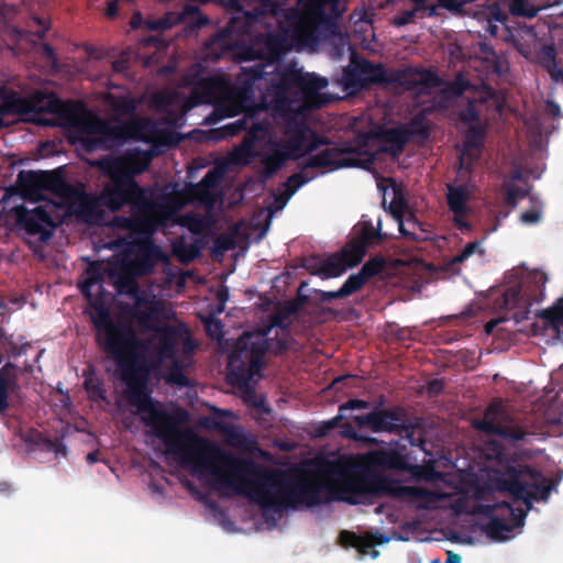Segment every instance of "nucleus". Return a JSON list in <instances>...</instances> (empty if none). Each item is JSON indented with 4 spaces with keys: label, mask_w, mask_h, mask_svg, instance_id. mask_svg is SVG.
<instances>
[{
    "label": "nucleus",
    "mask_w": 563,
    "mask_h": 563,
    "mask_svg": "<svg viewBox=\"0 0 563 563\" xmlns=\"http://www.w3.org/2000/svg\"><path fill=\"white\" fill-rule=\"evenodd\" d=\"M313 291L316 295L319 296V301L321 303L329 302L334 299H342V298L346 297L341 287L334 291H327V290H321V289H314Z\"/></svg>",
    "instance_id": "13d9d810"
},
{
    "label": "nucleus",
    "mask_w": 563,
    "mask_h": 563,
    "mask_svg": "<svg viewBox=\"0 0 563 563\" xmlns=\"http://www.w3.org/2000/svg\"><path fill=\"white\" fill-rule=\"evenodd\" d=\"M307 286L306 282H302L298 289V295L296 298L285 301V303L291 309V311L297 314L305 305L309 302V296L301 292V290Z\"/></svg>",
    "instance_id": "3c124183"
},
{
    "label": "nucleus",
    "mask_w": 563,
    "mask_h": 563,
    "mask_svg": "<svg viewBox=\"0 0 563 563\" xmlns=\"http://www.w3.org/2000/svg\"><path fill=\"white\" fill-rule=\"evenodd\" d=\"M547 70L554 81H563V69L559 66L558 62L547 65Z\"/></svg>",
    "instance_id": "0e129e2a"
},
{
    "label": "nucleus",
    "mask_w": 563,
    "mask_h": 563,
    "mask_svg": "<svg viewBox=\"0 0 563 563\" xmlns=\"http://www.w3.org/2000/svg\"><path fill=\"white\" fill-rule=\"evenodd\" d=\"M16 224L29 235H38L40 241L47 242L54 233L56 224L48 211L38 206L32 210L20 206L15 208Z\"/></svg>",
    "instance_id": "dca6fc26"
},
{
    "label": "nucleus",
    "mask_w": 563,
    "mask_h": 563,
    "mask_svg": "<svg viewBox=\"0 0 563 563\" xmlns=\"http://www.w3.org/2000/svg\"><path fill=\"white\" fill-rule=\"evenodd\" d=\"M307 181L308 179L303 176L302 173H296L289 176L285 183L288 197H291Z\"/></svg>",
    "instance_id": "603ef678"
},
{
    "label": "nucleus",
    "mask_w": 563,
    "mask_h": 563,
    "mask_svg": "<svg viewBox=\"0 0 563 563\" xmlns=\"http://www.w3.org/2000/svg\"><path fill=\"white\" fill-rule=\"evenodd\" d=\"M4 107L9 112L12 113H24L29 111L30 103L26 99L18 96L16 93H12L8 96L4 101Z\"/></svg>",
    "instance_id": "c03bdc74"
},
{
    "label": "nucleus",
    "mask_w": 563,
    "mask_h": 563,
    "mask_svg": "<svg viewBox=\"0 0 563 563\" xmlns=\"http://www.w3.org/2000/svg\"><path fill=\"white\" fill-rule=\"evenodd\" d=\"M528 191L518 186H511L508 188L505 201L508 206L515 207L519 199L525 198Z\"/></svg>",
    "instance_id": "6e6d98bb"
},
{
    "label": "nucleus",
    "mask_w": 563,
    "mask_h": 563,
    "mask_svg": "<svg viewBox=\"0 0 563 563\" xmlns=\"http://www.w3.org/2000/svg\"><path fill=\"white\" fill-rule=\"evenodd\" d=\"M386 266V261L383 256L376 255L374 257H371L360 269V275L365 278V282H367L369 278L375 277L379 273L383 272V269Z\"/></svg>",
    "instance_id": "79ce46f5"
},
{
    "label": "nucleus",
    "mask_w": 563,
    "mask_h": 563,
    "mask_svg": "<svg viewBox=\"0 0 563 563\" xmlns=\"http://www.w3.org/2000/svg\"><path fill=\"white\" fill-rule=\"evenodd\" d=\"M287 122L290 130L289 139L280 141L273 146L279 154L285 155V162L296 161L305 155L303 147L308 140L309 125L305 119L298 118V114L287 115Z\"/></svg>",
    "instance_id": "a211bd4d"
},
{
    "label": "nucleus",
    "mask_w": 563,
    "mask_h": 563,
    "mask_svg": "<svg viewBox=\"0 0 563 563\" xmlns=\"http://www.w3.org/2000/svg\"><path fill=\"white\" fill-rule=\"evenodd\" d=\"M367 250L364 247L362 242H357L354 238L345 245L342 250L341 258L347 264V267H354L358 265L364 256L366 255Z\"/></svg>",
    "instance_id": "72a5a7b5"
},
{
    "label": "nucleus",
    "mask_w": 563,
    "mask_h": 563,
    "mask_svg": "<svg viewBox=\"0 0 563 563\" xmlns=\"http://www.w3.org/2000/svg\"><path fill=\"white\" fill-rule=\"evenodd\" d=\"M405 131L408 135V141L411 137H418L422 141H426L430 136V125L427 118L422 113L415 115L410 122L405 125Z\"/></svg>",
    "instance_id": "f704fd0d"
},
{
    "label": "nucleus",
    "mask_w": 563,
    "mask_h": 563,
    "mask_svg": "<svg viewBox=\"0 0 563 563\" xmlns=\"http://www.w3.org/2000/svg\"><path fill=\"white\" fill-rule=\"evenodd\" d=\"M368 407H369V402L366 400L350 399L339 406V411L345 412L346 410L367 409Z\"/></svg>",
    "instance_id": "bf43d9fd"
},
{
    "label": "nucleus",
    "mask_w": 563,
    "mask_h": 563,
    "mask_svg": "<svg viewBox=\"0 0 563 563\" xmlns=\"http://www.w3.org/2000/svg\"><path fill=\"white\" fill-rule=\"evenodd\" d=\"M207 332L211 336H218L220 338L222 335V323L220 320L212 319L209 322H207Z\"/></svg>",
    "instance_id": "680f3d73"
},
{
    "label": "nucleus",
    "mask_w": 563,
    "mask_h": 563,
    "mask_svg": "<svg viewBox=\"0 0 563 563\" xmlns=\"http://www.w3.org/2000/svg\"><path fill=\"white\" fill-rule=\"evenodd\" d=\"M12 366L11 363L0 368V415L10 408V391L16 386L14 380L8 378L7 369Z\"/></svg>",
    "instance_id": "e433bc0d"
},
{
    "label": "nucleus",
    "mask_w": 563,
    "mask_h": 563,
    "mask_svg": "<svg viewBox=\"0 0 563 563\" xmlns=\"http://www.w3.org/2000/svg\"><path fill=\"white\" fill-rule=\"evenodd\" d=\"M100 166L109 176L110 183L102 188L96 199L85 205L84 212L88 216H98L102 208L118 212L130 205L140 214L131 218L121 217L118 220L130 231L140 230L148 223L147 214L154 212L157 205L148 197L147 190L133 178V172L124 166L123 161L104 159Z\"/></svg>",
    "instance_id": "20e7f679"
},
{
    "label": "nucleus",
    "mask_w": 563,
    "mask_h": 563,
    "mask_svg": "<svg viewBox=\"0 0 563 563\" xmlns=\"http://www.w3.org/2000/svg\"><path fill=\"white\" fill-rule=\"evenodd\" d=\"M485 126L482 124H471L465 134L463 155L472 161L479 158L485 137Z\"/></svg>",
    "instance_id": "cd10ccee"
},
{
    "label": "nucleus",
    "mask_w": 563,
    "mask_h": 563,
    "mask_svg": "<svg viewBox=\"0 0 563 563\" xmlns=\"http://www.w3.org/2000/svg\"><path fill=\"white\" fill-rule=\"evenodd\" d=\"M354 539L355 543H353V548H355L361 554H369L372 553L373 558L378 555V551L374 550L375 544L382 543L384 538L382 534L376 533L375 536H358L351 534Z\"/></svg>",
    "instance_id": "c9c22d12"
},
{
    "label": "nucleus",
    "mask_w": 563,
    "mask_h": 563,
    "mask_svg": "<svg viewBox=\"0 0 563 563\" xmlns=\"http://www.w3.org/2000/svg\"><path fill=\"white\" fill-rule=\"evenodd\" d=\"M542 209L541 206L533 207L526 210L520 216V221L525 224H536L541 220Z\"/></svg>",
    "instance_id": "4d7b16f0"
},
{
    "label": "nucleus",
    "mask_w": 563,
    "mask_h": 563,
    "mask_svg": "<svg viewBox=\"0 0 563 563\" xmlns=\"http://www.w3.org/2000/svg\"><path fill=\"white\" fill-rule=\"evenodd\" d=\"M470 191L464 185H448L446 202L454 216L465 217L468 212Z\"/></svg>",
    "instance_id": "bb28decb"
},
{
    "label": "nucleus",
    "mask_w": 563,
    "mask_h": 563,
    "mask_svg": "<svg viewBox=\"0 0 563 563\" xmlns=\"http://www.w3.org/2000/svg\"><path fill=\"white\" fill-rule=\"evenodd\" d=\"M347 268V264L341 258L339 254L332 255L327 260L312 258L307 265V269L312 275L320 276L321 278H335L341 276Z\"/></svg>",
    "instance_id": "393cba45"
},
{
    "label": "nucleus",
    "mask_w": 563,
    "mask_h": 563,
    "mask_svg": "<svg viewBox=\"0 0 563 563\" xmlns=\"http://www.w3.org/2000/svg\"><path fill=\"white\" fill-rule=\"evenodd\" d=\"M271 338H265L262 333H244L241 335L228 362V380L234 387L241 389L245 394V401L251 404V399L255 397V388L252 380L264 365V356L269 349L275 351V344L271 342ZM254 407L260 404L252 401Z\"/></svg>",
    "instance_id": "39448f33"
},
{
    "label": "nucleus",
    "mask_w": 563,
    "mask_h": 563,
    "mask_svg": "<svg viewBox=\"0 0 563 563\" xmlns=\"http://www.w3.org/2000/svg\"><path fill=\"white\" fill-rule=\"evenodd\" d=\"M498 490L508 493L515 500H522L526 509L515 508L508 501L486 504L482 512L489 518L484 530L488 537L503 540L512 529L523 526L527 512L533 501H547L552 490V483L539 471L529 465H508L499 472L496 479Z\"/></svg>",
    "instance_id": "7ed1b4c3"
},
{
    "label": "nucleus",
    "mask_w": 563,
    "mask_h": 563,
    "mask_svg": "<svg viewBox=\"0 0 563 563\" xmlns=\"http://www.w3.org/2000/svg\"><path fill=\"white\" fill-rule=\"evenodd\" d=\"M288 49L287 41L283 35L269 33L262 40L258 57L266 63H257L251 67H243L239 75L238 92L242 97H250L254 86L260 80H267L271 74L268 68L282 64L283 56Z\"/></svg>",
    "instance_id": "6e6552de"
},
{
    "label": "nucleus",
    "mask_w": 563,
    "mask_h": 563,
    "mask_svg": "<svg viewBox=\"0 0 563 563\" xmlns=\"http://www.w3.org/2000/svg\"><path fill=\"white\" fill-rule=\"evenodd\" d=\"M145 25L150 31H165L172 26V23L167 18H161L156 20H147L145 21Z\"/></svg>",
    "instance_id": "052dcab7"
},
{
    "label": "nucleus",
    "mask_w": 563,
    "mask_h": 563,
    "mask_svg": "<svg viewBox=\"0 0 563 563\" xmlns=\"http://www.w3.org/2000/svg\"><path fill=\"white\" fill-rule=\"evenodd\" d=\"M328 79L314 74H302L299 91L302 95V104L296 111L298 118L307 120L308 114L316 109H321L331 102V98L320 91L328 87Z\"/></svg>",
    "instance_id": "f3484780"
},
{
    "label": "nucleus",
    "mask_w": 563,
    "mask_h": 563,
    "mask_svg": "<svg viewBox=\"0 0 563 563\" xmlns=\"http://www.w3.org/2000/svg\"><path fill=\"white\" fill-rule=\"evenodd\" d=\"M547 112L553 118H560L562 115L561 107L553 100H548L545 102Z\"/></svg>",
    "instance_id": "774afa93"
},
{
    "label": "nucleus",
    "mask_w": 563,
    "mask_h": 563,
    "mask_svg": "<svg viewBox=\"0 0 563 563\" xmlns=\"http://www.w3.org/2000/svg\"><path fill=\"white\" fill-rule=\"evenodd\" d=\"M218 178H219L218 172L216 169H211L202 177V179L199 183V186H202L206 188L214 186L217 184Z\"/></svg>",
    "instance_id": "e2e57ef3"
},
{
    "label": "nucleus",
    "mask_w": 563,
    "mask_h": 563,
    "mask_svg": "<svg viewBox=\"0 0 563 563\" xmlns=\"http://www.w3.org/2000/svg\"><path fill=\"white\" fill-rule=\"evenodd\" d=\"M419 11V9L413 8L411 10L398 12L393 19V24L397 27L410 24L415 21V18Z\"/></svg>",
    "instance_id": "864d4df0"
},
{
    "label": "nucleus",
    "mask_w": 563,
    "mask_h": 563,
    "mask_svg": "<svg viewBox=\"0 0 563 563\" xmlns=\"http://www.w3.org/2000/svg\"><path fill=\"white\" fill-rule=\"evenodd\" d=\"M291 309L292 308H289L285 301L279 303L271 313L268 325L262 330V334L265 338H268L274 328H279L282 330L280 338H278V334L274 339L271 338V342L275 344V354H283L288 350L290 318L295 316Z\"/></svg>",
    "instance_id": "412c9836"
},
{
    "label": "nucleus",
    "mask_w": 563,
    "mask_h": 563,
    "mask_svg": "<svg viewBox=\"0 0 563 563\" xmlns=\"http://www.w3.org/2000/svg\"><path fill=\"white\" fill-rule=\"evenodd\" d=\"M384 65L352 55L350 65L343 67L338 82L350 93H356L372 85H383Z\"/></svg>",
    "instance_id": "ddd939ff"
},
{
    "label": "nucleus",
    "mask_w": 563,
    "mask_h": 563,
    "mask_svg": "<svg viewBox=\"0 0 563 563\" xmlns=\"http://www.w3.org/2000/svg\"><path fill=\"white\" fill-rule=\"evenodd\" d=\"M407 208V201L405 197L402 196L401 191L395 190L394 198L390 202L389 210L393 217L398 221L399 224V232L404 236L410 235L408 231L404 227L402 217L404 212Z\"/></svg>",
    "instance_id": "ea45409f"
},
{
    "label": "nucleus",
    "mask_w": 563,
    "mask_h": 563,
    "mask_svg": "<svg viewBox=\"0 0 563 563\" xmlns=\"http://www.w3.org/2000/svg\"><path fill=\"white\" fill-rule=\"evenodd\" d=\"M300 12L295 35L303 46L316 47L320 42L339 34L343 13L340 0H298Z\"/></svg>",
    "instance_id": "423d86ee"
},
{
    "label": "nucleus",
    "mask_w": 563,
    "mask_h": 563,
    "mask_svg": "<svg viewBox=\"0 0 563 563\" xmlns=\"http://www.w3.org/2000/svg\"><path fill=\"white\" fill-rule=\"evenodd\" d=\"M366 284L365 278H363L360 273L352 274L347 277V279L343 283L341 286L344 295L346 297L355 294L360 289L363 288V286Z\"/></svg>",
    "instance_id": "49530a36"
},
{
    "label": "nucleus",
    "mask_w": 563,
    "mask_h": 563,
    "mask_svg": "<svg viewBox=\"0 0 563 563\" xmlns=\"http://www.w3.org/2000/svg\"><path fill=\"white\" fill-rule=\"evenodd\" d=\"M421 476L427 481H435L442 478V474L438 472L432 464L427 465L423 468Z\"/></svg>",
    "instance_id": "69168bd1"
},
{
    "label": "nucleus",
    "mask_w": 563,
    "mask_h": 563,
    "mask_svg": "<svg viewBox=\"0 0 563 563\" xmlns=\"http://www.w3.org/2000/svg\"><path fill=\"white\" fill-rule=\"evenodd\" d=\"M33 22L38 26L37 30L35 31H25V30H14V32L16 33V35L21 38H24L26 37L27 34H31L33 36H36L37 38H44L48 29H49V25L42 19V18H38V16H35L33 19Z\"/></svg>",
    "instance_id": "09e8293b"
},
{
    "label": "nucleus",
    "mask_w": 563,
    "mask_h": 563,
    "mask_svg": "<svg viewBox=\"0 0 563 563\" xmlns=\"http://www.w3.org/2000/svg\"><path fill=\"white\" fill-rule=\"evenodd\" d=\"M229 135H238L239 133L246 131L247 137L244 143H252L260 131L266 130L261 123L256 122L253 115L245 114L243 118L224 126Z\"/></svg>",
    "instance_id": "c85d7f7f"
},
{
    "label": "nucleus",
    "mask_w": 563,
    "mask_h": 563,
    "mask_svg": "<svg viewBox=\"0 0 563 563\" xmlns=\"http://www.w3.org/2000/svg\"><path fill=\"white\" fill-rule=\"evenodd\" d=\"M239 77L235 86L230 89L228 82L220 77H205L195 84L191 96L197 103L213 104L220 118H232L240 113L241 102L236 99H246L239 95Z\"/></svg>",
    "instance_id": "1a4fd4ad"
},
{
    "label": "nucleus",
    "mask_w": 563,
    "mask_h": 563,
    "mask_svg": "<svg viewBox=\"0 0 563 563\" xmlns=\"http://www.w3.org/2000/svg\"><path fill=\"white\" fill-rule=\"evenodd\" d=\"M172 360V364L168 367L166 375H165V382L169 385H176L179 387H188L189 386V378L184 373L183 364L179 360L176 358V356Z\"/></svg>",
    "instance_id": "58836bf2"
},
{
    "label": "nucleus",
    "mask_w": 563,
    "mask_h": 563,
    "mask_svg": "<svg viewBox=\"0 0 563 563\" xmlns=\"http://www.w3.org/2000/svg\"><path fill=\"white\" fill-rule=\"evenodd\" d=\"M328 144H330V141L327 137L320 136L318 133H316L314 131H312L309 128L308 140L303 147L305 155L312 153L313 151L318 150L322 145H328Z\"/></svg>",
    "instance_id": "de8ad7c7"
},
{
    "label": "nucleus",
    "mask_w": 563,
    "mask_h": 563,
    "mask_svg": "<svg viewBox=\"0 0 563 563\" xmlns=\"http://www.w3.org/2000/svg\"><path fill=\"white\" fill-rule=\"evenodd\" d=\"M386 238L387 234L382 232V223L379 220L377 228H375L371 221H363L354 239L357 242H362L367 250L372 245L380 244Z\"/></svg>",
    "instance_id": "7c9ffc66"
},
{
    "label": "nucleus",
    "mask_w": 563,
    "mask_h": 563,
    "mask_svg": "<svg viewBox=\"0 0 563 563\" xmlns=\"http://www.w3.org/2000/svg\"><path fill=\"white\" fill-rule=\"evenodd\" d=\"M384 79L383 85H396L407 91L416 90L418 87L433 89L442 85V79L435 70L413 66L391 69L390 71L384 66Z\"/></svg>",
    "instance_id": "2eb2a0df"
},
{
    "label": "nucleus",
    "mask_w": 563,
    "mask_h": 563,
    "mask_svg": "<svg viewBox=\"0 0 563 563\" xmlns=\"http://www.w3.org/2000/svg\"><path fill=\"white\" fill-rule=\"evenodd\" d=\"M135 276H123L120 278L118 284V289L121 294H125L126 296L134 298L137 303L143 301V297L140 292V287L137 282L134 278Z\"/></svg>",
    "instance_id": "37998d69"
},
{
    "label": "nucleus",
    "mask_w": 563,
    "mask_h": 563,
    "mask_svg": "<svg viewBox=\"0 0 563 563\" xmlns=\"http://www.w3.org/2000/svg\"><path fill=\"white\" fill-rule=\"evenodd\" d=\"M80 142H81L82 147L87 152H93V151H98V150L107 151V148L102 142L101 135H99V134H86L80 139Z\"/></svg>",
    "instance_id": "8fccbe9b"
},
{
    "label": "nucleus",
    "mask_w": 563,
    "mask_h": 563,
    "mask_svg": "<svg viewBox=\"0 0 563 563\" xmlns=\"http://www.w3.org/2000/svg\"><path fill=\"white\" fill-rule=\"evenodd\" d=\"M538 316L544 321L545 328H551L563 340V297L552 307L538 312Z\"/></svg>",
    "instance_id": "c756f323"
},
{
    "label": "nucleus",
    "mask_w": 563,
    "mask_h": 563,
    "mask_svg": "<svg viewBox=\"0 0 563 563\" xmlns=\"http://www.w3.org/2000/svg\"><path fill=\"white\" fill-rule=\"evenodd\" d=\"M548 277L542 272H534L516 286L508 287L503 295V305L507 310H515L511 318L516 322L528 319L530 307L544 299Z\"/></svg>",
    "instance_id": "9b49d317"
},
{
    "label": "nucleus",
    "mask_w": 563,
    "mask_h": 563,
    "mask_svg": "<svg viewBox=\"0 0 563 563\" xmlns=\"http://www.w3.org/2000/svg\"><path fill=\"white\" fill-rule=\"evenodd\" d=\"M87 274L89 277L80 286V290H81L82 295L89 300V306L93 310V312L89 313V318L91 319V316L96 313V310H95L92 303L93 302H102L104 305V302L101 299H93L92 295L90 292V286L93 284H97L101 279V274H100L99 268L96 263L91 264L88 267Z\"/></svg>",
    "instance_id": "4c0bfd02"
},
{
    "label": "nucleus",
    "mask_w": 563,
    "mask_h": 563,
    "mask_svg": "<svg viewBox=\"0 0 563 563\" xmlns=\"http://www.w3.org/2000/svg\"><path fill=\"white\" fill-rule=\"evenodd\" d=\"M542 57L545 62L550 64L556 62V49L554 45H545L542 48Z\"/></svg>",
    "instance_id": "338daca9"
},
{
    "label": "nucleus",
    "mask_w": 563,
    "mask_h": 563,
    "mask_svg": "<svg viewBox=\"0 0 563 563\" xmlns=\"http://www.w3.org/2000/svg\"><path fill=\"white\" fill-rule=\"evenodd\" d=\"M103 119L85 110L82 113H73L68 118V125L82 134H98Z\"/></svg>",
    "instance_id": "a878e982"
},
{
    "label": "nucleus",
    "mask_w": 563,
    "mask_h": 563,
    "mask_svg": "<svg viewBox=\"0 0 563 563\" xmlns=\"http://www.w3.org/2000/svg\"><path fill=\"white\" fill-rule=\"evenodd\" d=\"M353 421L357 427L367 428L375 433H405L410 445L426 450V439L420 430L419 421L409 420L407 412L402 407L394 406L382 409L375 408L367 415L354 416Z\"/></svg>",
    "instance_id": "0eeeda50"
},
{
    "label": "nucleus",
    "mask_w": 563,
    "mask_h": 563,
    "mask_svg": "<svg viewBox=\"0 0 563 563\" xmlns=\"http://www.w3.org/2000/svg\"><path fill=\"white\" fill-rule=\"evenodd\" d=\"M167 256L151 235L139 238L131 243L130 256L123 262V271L132 276L143 277L154 273L158 263Z\"/></svg>",
    "instance_id": "f8f14e48"
},
{
    "label": "nucleus",
    "mask_w": 563,
    "mask_h": 563,
    "mask_svg": "<svg viewBox=\"0 0 563 563\" xmlns=\"http://www.w3.org/2000/svg\"><path fill=\"white\" fill-rule=\"evenodd\" d=\"M227 478L214 475L217 484L234 489L260 506L264 515L280 514L285 509H296L299 505L312 508L332 500L350 505H368L373 499L389 496L409 499L416 508L428 510L442 498V495L417 486H407L389 477L364 471L340 478L333 486L302 470L301 475L289 472L262 468L254 462L247 472L220 467Z\"/></svg>",
    "instance_id": "f03ea898"
},
{
    "label": "nucleus",
    "mask_w": 563,
    "mask_h": 563,
    "mask_svg": "<svg viewBox=\"0 0 563 563\" xmlns=\"http://www.w3.org/2000/svg\"><path fill=\"white\" fill-rule=\"evenodd\" d=\"M460 120L468 126H471V124H481L479 112L476 109L474 100H470L466 107L460 112Z\"/></svg>",
    "instance_id": "a18cd8bd"
},
{
    "label": "nucleus",
    "mask_w": 563,
    "mask_h": 563,
    "mask_svg": "<svg viewBox=\"0 0 563 563\" xmlns=\"http://www.w3.org/2000/svg\"><path fill=\"white\" fill-rule=\"evenodd\" d=\"M285 163V155L279 154V152L272 146L269 152L262 159L265 176H273Z\"/></svg>",
    "instance_id": "a19ab883"
},
{
    "label": "nucleus",
    "mask_w": 563,
    "mask_h": 563,
    "mask_svg": "<svg viewBox=\"0 0 563 563\" xmlns=\"http://www.w3.org/2000/svg\"><path fill=\"white\" fill-rule=\"evenodd\" d=\"M479 247H481V242L479 241H474V242L467 243L464 246V249L462 250V252L453 257L452 263L453 264L463 263L465 260H467L474 253L479 251Z\"/></svg>",
    "instance_id": "5fc2aeb1"
},
{
    "label": "nucleus",
    "mask_w": 563,
    "mask_h": 563,
    "mask_svg": "<svg viewBox=\"0 0 563 563\" xmlns=\"http://www.w3.org/2000/svg\"><path fill=\"white\" fill-rule=\"evenodd\" d=\"M349 154H351V151L347 147H327L314 155H310L305 168H330L335 170L343 167L362 166L360 158L350 157Z\"/></svg>",
    "instance_id": "6ab92c4d"
},
{
    "label": "nucleus",
    "mask_w": 563,
    "mask_h": 563,
    "mask_svg": "<svg viewBox=\"0 0 563 563\" xmlns=\"http://www.w3.org/2000/svg\"><path fill=\"white\" fill-rule=\"evenodd\" d=\"M473 427L487 435H497L511 444L520 441L528 443L534 437L533 432L527 430L509 415L499 399L487 406L483 418L474 420Z\"/></svg>",
    "instance_id": "9d476101"
},
{
    "label": "nucleus",
    "mask_w": 563,
    "mask_h": 563,
    "mask_svg": "<svg viewBox=\"0 0 563 563\" xmlns=\"http://www.w3.org/2000/svg\"><path fill=\"white\" fill-rule=\"evenodd\" d=\"M142 125L137 121L119 122L111 124L103 119L98 134L108 150L117 148L129 140H137L141 134Z\"/></svg>",
    "instance_id": "aec40b11"
},
{
    "label": "nucleus",
    "mask_w": 563,
    "mask_h": 563,
    "mask_svg": "<svg viewBox=\"0 0 563 563\" xmlns=\"http://www.w3.org/2000/svg\"><path fill=\"white\" fill-rule=\"evenodd\" d=\"M269 90L275 96L276 108L283 110L287 115H295L292 101L288 95L294 90H299L302 73L291 66L279 64L268 70Z\"/></svg>",
    "instance_id": "4468645a"
},
{
    "label": "nucleus",
    "mask_w": 563,
    "mask_h": 563,
    "mask_svg": "<svg viewBox=\"0 0 563 563\" xmlns=\"http://www.w3.org/2000/svg\"><path fill=\"white\" fill-rule=\"evenodd\" d=\"M92 306L96 313L91 316V324L97 346L109 360L115 362L120 378L126 387L125 398L130 405L136 407L144 424L162 441L169 453L197 475H219L225 481L219 472L220 467L244 473L250 466H254L253 460L236 456L217 442L198 435L192 429L181 428L189 420V412L186 409L177 407L168 411L161 401L152 397L148 384L153 369L166 358L176 356L180 340H184L188 350L195 349L185 324H164L155 329V358L148 362L145 351L148 349L150 340L139 338L129 324L114 321L110 310L102 302H93Z\"/></svg>",
    "instance_id": "f257e3e1"
},
{
    "label": "nucleus",
    "mask_w": 563,
    "mask_h": 563,
    "mask_svg": "<svg viewBox=\"0 0 563 563\" xmlns=\"http://www.w3.org/2000/svg\"><path fill=\"white\" fill-rule=\"evenodd\" d=\"M84 388L90 400H106V389L103 380L97 376L93 367L84 371Z\"/></svg>",
    "instance_id": "2f4dec72"
},
{
    "label": "nucleus",
    "mask_w": 563,
    "mask_h": 563,
    "mask_svg": "<svg viewBox=\"0 0 563 563\" xmlns=\"http://www.w3.org/2000/svg\"><path fill=\"white\" fill-rule=\"evenodd\" d=\"M368 466L380 470L404 471L407 467L406 457L396 450H377L367 455Z\"/></svg>",
    "instance_id": "b1692460"
},
{
    "label": "nucleus",
    "mask_w": 563,
    "mask_h": 563,
    "mask_svg": "<svg viewBox=\"0 0 563 563\" xmlns=\"http://www.w3.org/2000/svg\"><path fill=\"white\" fill-rule=\"evenodd\" d=\"M377 140L383 144L382 152L391 156L400 155L408 143L405 125L396 128H380L376 133Z\"/></svg>",
    "instance_id": "5701e85b"
},
{
    "label": "nucleus",
    "mask_w": 563,
    "mask_h": 563,
    "mask_svg": "<svg viewBox=\"0 0 563 563\" xmlns=\"http://www.w3.org/2000/svg\"><path fill=\"white\" fill-rule=\"evenodd\" d=\"M19 181L30 189H45L59 192L66 187L60 175L53 172H20Z\"/></svg>",
    "instance_id": "4be33fe9"
},
{
    "label": "nucleus",
    "mask_w": 563,
    "mask_h": 563,
    "mask_svg": "<svg viewBox=\"0 0 563 563\" xmlns=\"http://www.w3.org/2000/svg\"><path fill=\"white\" fill-rule=\"evenodd\" d=\"M112 159L123 161L124 166L133 172V178H135L137 174L143 173L147 168L151 157L144 152L134 151L121 157H113Z\"/></svg>",
    "instance_id": "473e14b6"
}]
</instances>
